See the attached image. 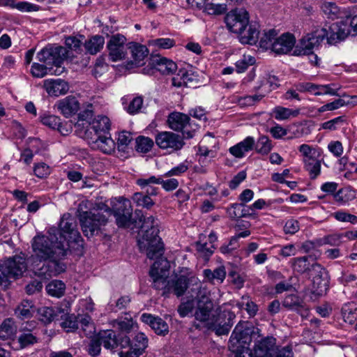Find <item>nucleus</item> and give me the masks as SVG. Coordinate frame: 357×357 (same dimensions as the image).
<instances>
[{"label":"nucleus","instance_id":"f257e3e1","mask_svg":"<svg viewBox=\"0 0 357 357\" xmlns=\"http://www.w3.org/2000/svg\"><path fill=\"white\" fill-rule=\"evenodd\" d=\"M142 221L141 227L142 236L138 239V245L142 252H144L150 259H157L151 266L149 275L153 282L152 286L157 290H161L162 295L168 297L167 292L169 289V263L167 259L159 257L163 254V244L158 236L159 229L158 220L152 215L147 218H141Z\"/></svg>","mask_w":357,"mask_h":357},{"label":"nucleus","instance_id":"f03ea898","mask_svg":"<svg viewBox=\"0 0 357 357\" xmlns=\"http://www.w3.org/2000/svg\"><path fill=\"white\" fill-rule=\"evenodd\" d=\"M56 231L55 228H50L47 235H37L31 241V259L36 274L45 278L57 275L66 268L59 260L68 255L69 245L59 241Z\"/></svg>","mask_w":357,"mask_h":357},{"label":"nucleus","instance_id":"7ed1b4c3","mask_svg":"<svg viewBox=\"0 0 357 357\" xmlns=\"http://www.w3.org/2000/svg\"><path fill=\"white\" fill-rule=\"evenodd\" d=\"M259 332V328L249 327L247 323H238L229 338V350L236 354H242L251 342L252 335Z\"/></svg>","mask_w":357,"mask_h":357},{"label":"nucleus","instance_id":"20e7f679","mask_svg":"<svg viewBox=\"0 0 357 357\" xmlns=\"http://www.w3.org/2000/svg\"><path fill=\"white\" fill-rule=\"evenodd\" d=\"M27 265L24 257L19 255L10 257L0 264V286L7 288L10 278H17L26 271Z\"/></svg>","mask_w":357,"mask_h":357},{"label":"nucleus","instance_id":"39448f33","mask_svg":"<svg viewBox=\"0 0 357 357\" xmlns=\"http://www.w3.org/2000/svg\"><path fill=\"white\" fill-rule=\"evenodd\" d=\"M195 311L194 317L196 320L207 323H215V316L222 312L220 306L214 307L213 302L206 293L199 291L195 298Z\"/></svg>","mask_w":357,"mask_h":357},{"label":"nucleus","instance_id":"423d86ee","mask_svg":"<svg viewBox=\"0 0 357 357\" xmlns=\"http://www.w3.org/2000/svg\"><path fill=\"white\" fill-rule=\"evenodd\" d=\"M167 123L172 130L181 132L182 137L185 139L192 138L199 128L197 124L191 121L188 114L179 112H171L168 115Z\"/></svg>","mask_w":357,"mask_h":357},{"label":"nucleus","instance_id":"0eeeda50","mask_svg":"<svg viewBox=\"0 0 357 357\" xmlns=\"http://www.w3.org/2000/svg\"><path fill=\"white\" fill-rule=\"evenodd\" d=\"M56 236L59 241L68 243H75L78 247L83 246V239L76 229V223L69 214H65L61 218L59 224V230L56 229Z\"/></svg>","mask_w":357,"mask_h":357},{"label":"nucleus","instance_id":"6e6552de","mask_svg":"<svg viewBox=\"0 0 357 357\" xmlns=\"http://www.w3.org/2000/svg\"><path fill=\"white\" fill-rule=\"evenodd\" d=\"M67 54L66 49L62 46H47L38 53L37 58L48 67L55 66L59 75L62 72L61 64L67 57Z\"/></svg>","mask_w":357,"mask_h":357},{"label":"nucleus","instance_id":"1a4fd4ad","mask_svg":"<svg viewBox=\"0 0 357 357\" xmlns=\"http://www.w3.org/2000/svg\"><path fill=\"white\" fill-rule=\"evenodd\" d=\"M79 221L84 234L89 238L98 233L100 227L105 225L107 218L100 212L83 211L79 213Z\"/></svg>","mask_w":357,"mask_h":357},{"label":"nucleus","instance_id":"9d476101","mask_svg":"<svg viewBox=\"0 0 357 357\" xmlns=\"http://www.w3.org/2000/svg\"><path fill=\"white\" fill-rule=\"evenodd\" d=\"M181 135L171 131H162L155 135L156 145L162 150L169 153L178 151L185 145L184 139Z\"/></svg>","mask_w":357,"mask_h":357},{"label":"nucleus","instance_id":"9b49d317","mask_svg":"<svg viewBox=\"0 0 357 357\" xmlns=\"http://www.w3.org/2000/svg\"><path fill=\"white\" fill-rule=\"evenodd\" d=\"M327 36L326 28L317 29L311 33H307L300 40V47L301 48L296 55L310 54L313 53V50L317 48L321 43Z\"/></svg>","mask_w":357,"mask_h":357},{"label":"nucleus","instance_id":"f8f14e48","mask_svg":"<svg viewBox=\"0 0 357 357\" xmlns=\"http://www.w3.org/2000/svg\"><path fill=\"white\" fill-rule=\"evenodd\" d=\"M225 21L229 31L238 34L248 25L249 14L243 8H236L227 14Z\"/></svg>","mask_w":357,"mask_h":357},{"label":"nucleus","instance_id":"ddd939ff","mask_svg":"<svg viewBox=\"0 0 357 357\" xmlns=\"http://www.w3.org/2000/svg\"><path fill=\"white\" fill-rule=\"evenodd\" d=\"M126 38L120 33L112 35L107 42V47L111 61L116 62L123 60L127 55L128 44Z\"/></svg>","mask_w":357,"mask_h":357},{"label":"nucleus","instance_id":"4468645a","mask_svg":"<svg viewBox=\"0 0 357 357\" xmlns=\"http://www.w3.org/2000/svg\"><path fill=\"white\" fill-rule=\"evenodd\" d=\"M112 212L119 227L127 228L132 225V209L128 199H121L119 201L117 206L112 209Z\"/></svg>","mask_w":357,"mask_h":357},{"label":"nucleus","instance_id":"2eb2a0df","mask_svg":"<svg viewBox=\"0 0 357 357\" xmlns=\"http://www.w3.org/2000/svg\"><path fill=\"white\" fill-rule=\"evenodd\" d=\"M296 91L300 92H308L314 96L331 95L337 96V87L335 84H315L311 82H301L296 85Z\"/></svg>","mask_w":357,"mask_h":357},{"label":"nucleus","instance_id":"dca6fc26","mask_svg":"<svg viewBox=\"0 0 357 357\" xmlns=\"http://www.w3.org/2000/svg\"><path fill=\"white\" fill-rule=\"evenodd\" d=\"M275 344L276 339L272 336L261 338L255 342L251 356L252 357H273Z\"/></svg>","mask_w":357,"mask_h":357},{"label":"nucleus","instance_id":"f3484780","mask_svg":"<svg viewBox=\"0 0 357 357\" xmlns=\"http://www.w3.org/2000/svg\"><path fill=\"white\" fill-rule=\"evenodd\" d=\"M296 38L293 34L286 33L276 38L273 43V52L278 54L289 53L294 47Z\"/></svg>","mask_w":357,"mask_h":357},{"label":"nucleus","instance_id":"a211bd4d","mask_svg":"<svg viewBox=\"0 0 357 357\" xmlns=\"http://www.w3.org/2000/svg\"><path fill=\"white\" fill-rule=\"evenodd\" d=\"M327 30V36L325 38L330 45H335L344 40L349 35V31L344 24L340 25L334 23Z\"/></svg>","mask_w":357,"mask_h":357},{"label":"nucleus","instance_id":"6ab92c4d","mask_svg":"<svg viewBox=\"0 0 357 357\" xmlns=\"http://www.w3.org/2000/svg\"><path fill=\"white\" fill-rule=\"evenodd\" d=\"M141 320L148 324L158 335H165L169 331L167 324L161 318L155 317L151 314L144 313Z\"/></svg>","mask_w":357,"mask_h":357},{"label":"nucleus","instance_id":"aec40b11","mask_svg":"<svg viewBox=\"0 0 357 357\" xmlns=\"http://www.w3.org/2000/svg\"><path fill=\"white\" fill-rule=\"evenodd\" d=\"M57 107L65 117L68 118L78 112L79 102L75 97L69 96L60 100L57 103Z\"/></svg>","mask_w":357,"mask_h":357},{"label":"nucleus","instance_id":"412c9836","mask_svg":"<svg viewBox=\"0 0 357 357\" xmlns=\"http://www.w3.org/2000/svg\"><path fill=\"white\" fill-rule=\"evenodd\" d=\"M44 88L49 95L54 96L66 94L69 90L68 84L61 79H45Z\"/></svg>","mask_w":357,"mask_h":357},{"label":"nucleus","instance_id":"4be33fe9","mask_svg":"<svg viewBox=\"0 0 357 357\" xmlns=\"http://www.w3.org/2000/svg\"><path fill=\"white\" fill-rule=\"evenodd\" d=\"M188 278L184 275L175 276L174 278L169 280V289L167 292L168 297L174 294L177 297L183 296L188 288Z\"/></svg>","mask_w":357,"mask_h":357},{"label":"nucleus","instance_id":"5701e85b","mask_svg":"<svg viewBox=\"0 0 357 357\" xmlns=\"http://www.w3.org/2000/svg\"><path fill=\"white\" fill-rule=\"evenodd\" d=\"M255 139L253 137L248 136L243 141L237 143L229 148V153L237 158H243L247 153L254 149Z\"/></svg>","mask_w":357,"mask_h":357},{"label":"nucleus","instance_id":"b1692460","mask_svg":"<svg viewBox=\"0 0 357 357\" xmlns=\"http://www.w3.org/2000/svg\"><path fill=\"white\" fill-rule=\"evenodd\" d=\"M259 25L257 23H248V25L239 33L241 43L255 45L259 37Z\"/></svg>","mask_w":357,"mask_h":357},{"label":"nucleus","instance_id":"393cba45","mask_svg":"<svg viewBox=\"0 0 357 357\" xmlns=\"http://www.w3.org/2000/svg\"><path fill=\"white\" fill-rule=\"evenodd\" d=\"M298 151L301 153L304 165L321 158L323 153L321 148L306 144H301L298 147Z\"/></svg>","mask_w":357,"mask_h":357},{"label":"nucleus","instance_id":"a878e982","mask_svg":"<svg viewBox=\"0 0 357 357\" xmlns=\"http://www.w3.org/2000/svg\"><path fill=\"white\" fill-rule=\"evenodd\" d=\"M128 48L131 53L132 63L137 66L142 65L149 54L148 48L145 45L134 42L128 43Z\"/></svg>","mask_w":357,"mask_h":357},{"label":"nucleus","instance_id":"bb28decb","mask_svg":"<svg viewBox=\"0 0 357 357\" xmlns=\"http://www.w3.org/2000/svg\"><path fill=\"white\" fill-rule=\"evenodd\" d=\"M153 68L162 75L173 74L177 68L176 64L165 57L158 56L153 60Z\"/></svg>","mask_w":357,"mask_h":357},{"label":"nucleus","instance_id":"cd10ccee","mask_svg":"<svg viewBox=\"0 0 357 357\" xmlns=\"http://www.w3.org/2000/svg\"><path fill=\"white\" fill-rule=\"evenodd\" d=\"M228 315H229V321L227 323H225L223 324H222V321H221V319H222V312L220 313V314H218L216 316H215V323H209L208 325L210 326V328H213L215 331V333L218 335H227L229 333L231 328V326H232V323H230V321L234 319L235 317V315L230 313V312H228ZM223 316L224 317H226V315L225 314V313L223 314Z\"/></svg>","mask_w":357,"mask_h":357},{"label":"nucleus","instance_id":"c85d7f7f","mask_svg":"<svg viewBox=\"0 0 357 357\" xmlns=\"http://www.w3.org/2000/svg\"><path fill=\"white\" fill-rule=\"evenodd\" d=\"M98 337L102 346L107 349H114L118 347V338L116 333L112 330L100 332Z\"/></svg>","mask_w":357,"mask_h":357},{"label":"nucleus","instance_id":"c756f323","mask_svg":"<svg viewBox=\"0 0 357 357\" xmlns=\"http://www.w3.org/2000/svg\"><path fill=\"white\" fill-rule=\"evenodd\" d=\"M17 333V326L13 319H6L0 326V339L8 340L13 339Z\"/></svg>","mask_w":357,"mask_h":357},{"label":"nucleus","instance_id":"7c9ffc66","mask_svg":"<svg viewBox=\"0 0 357 357\" xmlns=\"http://www.w3.org/2000/svg\"><path fill=\"white\" fill-rule=\"evenodd\" d=\"M115 146L116 144L109 133V135H100L98 140L93 145V149H97L105 153L110 154L114 151Z\"/></svg>","mask_w":357,"mask_h":357},{"label":"nucleus","instance_id":"2f4dec72","mask_svg":"<svg viewBox=\"0 0 357 357\" xmlns=\"http://www.w3.org/2000/svg\"><path fill=\"white\" fill-rule=\"evenodd\" d=\"M329 280L328 277L317 278L312 280V296L311 298L317 299L324 295L328 289Z\"/></svg>","mask_w":357,"mask_h":357},{"label":"nucleus","instance_id":"473e14b6","mask_svg":"<svg viewBox=\"0 0 357 357\" xmlns=\"http://www.w3.org/2000/svg\"><path fill=\"white\" fill-rule=\"evenodd\" d=\"M91 128L100 135H109L111 128V122L106 116H98L91 123Z\"/></svg>","mask_w":357,"mask_h":357},{"label":"nucleus","instance_id":"72a5a7b5","mask_svg":"<svg viewBox=\"0 0 357 357\" xmlns=\"http://www.w3.org/2000/svg\"><path fill=\"white\" fill-rule=\"evenodd\" d=\"M0 6L16 8L22 12L38 10L39 6L26 1L15 2L14 0H0Z\"/></svg>","mask_w":357,"mask_h":357},{"label":"nucleus","instance_id":"f704fd0d","mask_svg":"<svg viewBox=\"0 0 357 357\" xmlns=\"http://www.w3.org/2000/svg\"><path fill=\"white\" fill-rule=\"evenodd\" d=\"M273 147L271 140L266 135H261L257 142L255 141L254 149L257 153L262 155H268L271 151Z\"/></svg>","mask_w":357,"mask_h":357},{"label":"nucleus","instance_id":"c9c22d12","mask_svg":"<svg viewBox=\"0 0 357 357\" xmlns=\"http://www.w3.org/2000/svg\"><path fill=\"white\" fill-rule=\"evenodd\" d=\"M282 305L288 310L297 312L305 308L303 299L296 294L286 296L282 301Z\"/></svg>","mask_w":357,"mask_h":357},{"label":"nucleus","instance_id":"e433bc0d","mask_svg":"<svg viewBox=\"0 0 357 357\" xmlns=\"http://www.w3.org/2000/svg\"><path fill=\"white\" fill-rule=\"evenodd\" d=\"M105 44V39L102 36L96 35L85 42L86 50L91 54H96L100 52Z\"/></svg>","mask_w":357,"mask_h":357},{"label":"nucleus","instance_id":"4c0bfd02","mask_svg":"<svg viewBox=\"0 0 357 357\" xmlns=\"http://www.w3.org/2000/svg\"><path fill=\"white\" fill-rule=\"evenodd\" d=\"M310 257L307 256L296 257L292 260V268L294 271L299 273H309L312 263L310 261Z\"/></svg>","mask_w":357,"mask_h":357},{"label":"nucleus","instance_id":"58836bf2","mask_svg":"<svg viewBox=\"0 0 357 357\" xmlns=\"http://www.w3.org/2000/svg\"><path fill=\"white\" fill-rule=\"evenodd\" d=\"M344 233H333L319 238L317 243L319 245H329L337 247L344 242Z\"/></svg>","mask_w":357,"mask_h":357},{"label":"nucleus","instance_id":"ea45409f","mask_svg":"<svg viewBox=\"0 0 357 357\" xmlns=\"http://www.w3.org/2000/svg\"><path fill=\"white\" fill-rule=\"evenodd\" d=\"M193 81L192 75L185 70H180L178 73L172 77V85L176 87H190V84Z\"/></svg>","mask_w":357,"mask_h":357},{"label":"nucleus","instance_id":"a19ab883","mask_svg":"<svg viewBox=\"0 0 357 357\" xmlns=\"http://www.w3.org/2000/svg\"><path fill=\"white\" fill-rule=\"evenodd\" d=\"M66 289V284L61 280H52L46 286V290L49 295L57 298L61 297Z\"/></svg>","mask_w":357,"mask_h":357},{"label":"nucleus","instance_id":"79ce46f5","mask_svg":"<svg viewBox=\"0 0 357 357\" xmlns=\"http://www.w3.org/2000/svg\"><path fill=\"white\" fill-rule=\"evenodd\" d=\"M277 82L278 78L275 76L266 74L260 80V84L255 86V89H264V92H268L278 86Z\"/></svg>","mask_w":357,"mask_h":357},{"label":"nucleus","instance_id":"37998d69","mask_svg":"<svg viewBox=\"0 0 357 357\" xmlns=\"http://www.w3.org/2000/svg\"><path fill=\"white\" fill-rule=\"evenodd\" d=\"M273 112L275 119L279 121L288 119L291 116L296 117L300 113L299 109H291L281 106L275 107Z\"/></svg>","mask_w":357,"mask_h":357},{"label":"nucleus","instance_id":"c03bdc74","mask_svg":"<svg viewBox=\"0 0 357 357\" xmlns=\"http://www.w3.org/2000/svg\"><path fill=\"white\" fill-rule=\"evenodd\" d=\"M276 36L277 32L274 29H270L268 31L264 32L258 40L259 47L262 49L273 50V43Z\"/></svg>","mask_w":357,"mask_h":357},{"label":"nucleus","instance_id":"a18cd8bd","mask_svg":"<svg viewBox=\"0 0 357 357\" xmlns=\"http://www.w3.org/2000/svg\"><path fill=\"white\" fill-rule=\"evenodd\" d=\"M34 311L33 305L31 301L24 300L15 310V314L21 319L29 318Z\"/></svg>","mask_w":357,"mask_h":357},{"label":"nucleus","instance_id":"49530a36","mask_svg":"<svg viewBox=\"0 0 357 357\" xmlns=\"http://www.w3.org/2000/svg\"><path fill=\"white\" fill-rule=\"evenodd\" d=\"M335 200L340 205H344L354 199V192L347 188L340 189L333 195Z\"/></svg>","mask_w":357,"mask_h":357},{"label":"nucleus","instance_id":"de8ad7c7","mask_svg":"<svg viewBox=\"0 0 357 357\" xmlns=\"http://www.w3.org/2000/svg\"><path fill=\"white\" fill-rule=\"evenodd\" d=\"M58 69L52 71V67H48L47 65L33 63L31 66V73L35 77H43L47 74H57Z\"/></svg>","mask_w":357,"mask_h":357},{"label":"nucleus","instance_id":"09e8293b","mask_svg":"<svg viewBox=\"0 0 357 357\" xmlns=\"http://www.w3.org/2000/svg\"><path fill=\"white\" fill-rule=\"evenodd\" d=\"M195 298L188 299L181 302L177 309L180 317L184 318L192 313L194 310H195Z\"/></svg>","mask_w":357,"mask_h":357},{"label":"nucleus","instance_id":"8fccbe9b","mask_svg":"<svg viewBox=\"0 0 357 357\" xmlns=\"http://www.w3.org/2000/svg\"><path fill=\"white\" fill-rule=\"evenodd\" d=\"M132 200L137 206L147 209L151 208L154 205V202L150 196L142 192L135 193L132 196Z\"/></svg>","mask_w":357,"mask_h":357},{"label":"nucleus","instance_id":"3c124183","mask_svg":"<svg viewBox=\"0 0 357 357\" xmlns=\"http://www.w3.org/2000/svg\"><path fill=\"white\" fill-rule=\"evenodd\" d=\"M153 146V141L146 137L140 136L136 139L135 149L138 152L148 153Z\"/></svg>","mask_w":357,"mask_h":357},{"label":"nucleus","instance_id":"603ef678","mask_svg":"<svg viewBox=\"0 0 357 357\" xmlns=\"http://www.w3.org/2000/svg\"><path fill=\"white\" fill-rule=\"evenodd\" d=\"M148 337L144 333H137L133 338L131 347L135 349L144 353L148 347Z\"/></svg>","mask_w":357,"mask_h":357},{"label":"nucleus","instance_id":"864d4df0","mask_svg":"<svg viewBox=\"0 0 357 357\" xmlns=\"http://www.w3.org/2000/svg\"><path fill=\"white\" fill-rule=\"evenodd\" d=\"M39 319L45 324L50 323L57 316L52 307H42L38 310Z\"/></svg>","mask_w":357,"mask_h":357},{"label":"nucleus","instance_id":"5fc2aeb1","mask_svg":"<svg viewBox=\"0 0 357 357\" xmlns=\"http://www.w3.org/2000/svg\"><path fill=\"white\" fill-rule=\"evenodd\" d=\"M238 306L244 308L250 317H254L258 311L257 305L251 301L249 296H244L241 298V301L239 302Z\"/></svg>","mask_w":357,"mask_h":357},{"label":"nucleus","instance_id":"6e6d98bb","mask_svg":"<svg viewBox=\"0 0 357 357\" xmlns=\"http://www.w3.org/2000/svg\"><path fill=\"white\" fill-rule=\"evenodd\" d=\"M255 63V57L250 55L244 54L239 60L236 62V71L238 73L245 72L247 68Z\"/></svg>","mask_w":357,"mask_h":357},{"label":"nucleus","instance_id":"4d7b16f0","mask_svg":"<svg viewBox=\"0 0 357 357\" xmlns=\"http://www.w3.org/2000/svg\"><path fill=\"white\" fill-rule=\"evenodd\" d=\"M40 122L51 129L56 130L60 123L61 119L55 115L44 113L40 116Z\"/></svg>","mask_w":357,"mask_h":357},{"label":"nucleus","instance_id":"13d9d810","mask_svg":"<svg viewBox=\"0 0 357 357\" xmlns=\"http://www.w3.org/2000/svg\"><path fill=\"white\" fill-rule=\"evenodd\" d=\"M321 160V158H319L304 165V168L308 172L310 178L315 179L320 174Z\"/></svg>","mask_w":357,"mask_h":357},{"label":"nucleus","instance_id":"bf43d9fd","mask_svg":"<svg viewBox=\"0 0 357 357\" xmlns=\"http://www.w3.org/2000/svg\"><path fill=\"white\" fill-rule=\"evenodd\" d=\"M335 220L343 222H350L351 224H357V216L344 211H337L331 214Z\"/></svg>","mask_w":357,"mask_h":357},{"label":"nucleus","instance_id":"052dcab7","mask_svg":"<svg viewBox=\"0 0 357 357\" xmlns=\"http://www.w3.org/2000/svg\"><path fill=\"white\" fill-rule=\"evenodd\" d=\"M18 342L21 348H24L35 344L37 342V338L30 331H26L20 335Z\"/></svg>","mask_w":357,"mask_h":357},{"label":"nucleus","instance_id":"680f3d73","mask_svg":"<svg viewBox=\"0 0 357 357\" xmlns=\"http://www.w3.org/2000/svg\"><path fill=\"white\" fill-rule=\"evenodd\" d=\"M323 13L329 18L334 19L337 17L339 13V8L335 3L325 1L321 6Z\"/></svg>","mask_w":357,"mask_h":357},{"label":"nucleus","instance_id":"e2e57ef3","mask_svg":"<svg viewBox=\"0 0 357 357\" xmlns=\"http://www.w3.org/2000/svg\"><path fill=\"white\" fill-rule=\"evenodd\" d=\"M133 325V322L131 318H120L116 319L114 321V327L118 328L121 332L128 333L129 332Z\"/></svg>","mask_w":357,"mask_h":357},{"label":"nucleus","instance_id":"0e129e2a","mask_svg":"<svg viewBox=\"0 0 357 357\" xmlns=\"http://www.w3.org/2000/svg\"><path fill=\"white\" fill-rule=\"evenodd\" d=\"M345 121L343 116H340L321 124V128L329 130H335Z\"/></svg>","mask_w":357,"mask_h":357},{"label":"nucleus","instance_id":"69168bd1","mask_svg":"<svg viewBox=\"0 0 357 357\" xmlns=\"http://www.w3.org/2000/svg\"><path fill=\"white\" fill-rule=\"evenodd\" d=\"M308 274L312 278V280L317 278L322 279V278L328 277L326 270L320 264L314 262L312 263L311 270L309 271Z\"/></svg>","mask_w":357,"mask_h":357},{"label":"nucleus","instance_id":"338daca9","mask_svg":"<svg viewBox=\"0 0 357 357\" xmlns=\"http://www.w3.org/2000/svg\"><path fill=\"white\" fill-rule=\"evenodd\" d=\"M63 328L67 332H71L78 328L77 317L73 315H68L66 319L61 324Z\"/></svg>","mask_w":357,"mask_h":357},{"label":"nucleus","instance_id":"774afa93","mask_svg":"<svg viewBox=\"0 0 357 357\" xmlns=\"http://www.w3.org/2000/svg\"><path fill=\"white\" fill-rule=\"evenodd\" d=\"M142 105L143 98L141 96H137L130 101L126 109L129 114H135L139 112Z\"/></svg>","mask_w":357,"mask_h":357}]
</instances>
